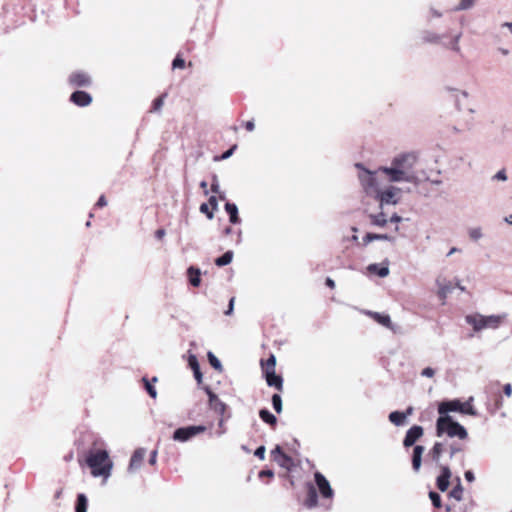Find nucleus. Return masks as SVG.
Here are the masks:
<instances>
[{
  "mask_svg": "<svg viewBox=\"0 0 512 512\" xmlns=\"http://www.w3.org/2000/svg\"><path fill=\"white\" fill-rule=\"evenodd\" d=\"M417 162V155L414 153H404L394 157L390 167H380L376 171L366 169L361 163H356L355 167L359 170L358 179L364 191L369 194L377 191L376 174L383 172L388 176L390 182H407L418 185L421 179L413 170Z\"/></svg>",
  "mask_w": 512,
  "mask_h": 512,
  "instance_id": "1",
  "label": "nucleus"
},
{
  "mask_svg": "<svg viewBox=\"0 0 512 512\" xmlns=\"http://www.w3.org/2000/svg\"><path fill=\"white\" fill-rule=\"evenodd\" d=\"M97 442L88 450L86 454V464L91 468L94 477L102 476L108 478L111 474L113 463L109 458L108 451L96 447Z\"/></svg>",
  "mask_w": 512,
  "mask_h": 512,
  "instance_id": "2",
  "label": "nucleus"
},
{
  "mask_svg": "<svg viewBox=\"0 0 512 512\" xmlns=\"http://www.w3.org/2000/svg\"><path fill=\"white\" fill-rule=\"evenodd\" d=\"M443 434H447L450 438L458 437L461 440L468 437L465 427L454 421L451 416H439L436 421V435L441 437Z\"/></svg>",
  "mask_w": 512,
  "mask_h": 512,
  "instance_id": "3",
  "label": "nucleus"
},
{
  "mask_svg": "<svg viewBox=\"0 0 512 512\" xmlns=\"http://www.w3.org/2000/svg\"><path fill=\"white\" fill-rule=\"evenodd\" d=\"M505 316L500 315H489L484 316L482 314L476 313L472 315H467L465 317L466 322L473 327L475 332H479L483 329L491 328L496 329L501 324L502 320Z\"/></svg>",
  "mask_w": 512,
  "mask_h": 512,
  "instance_id": "4",
  "label": "nucleus"
},
{
  "mask_svg": "<svg viewBox=\"0 0 512 512\" xmlns=\"http://www.w3.org/2000/svg\"><path fill=\"white\" fill-rule=\"evenodd\" d=\"M206 431V427L203 425L181 427L174 431L173 440L178 442H186L196 435Z\"/></svg>",
  "mask_w": 512,
  "mask_h": 512,
  "instance_id": "5",
  "label": "nucleus"
},
{
  "mask_svg": "<svg viewBox=\"0 0 512 512\" xmlns=\"http://www.w3.org/2000/svg\"><path fill=\"white\" fill-rule=\"evenodd\" d=\"M399 192L400 189L394 186H390L383 191H379L378 189L376 191L377 198L379 199L381 206L389 204L396 205L399 201V199L396 198V195Z\"/></svg>",
  "mask_w": 512,
  "mask_h": 512,
  "instance_id": "6",
  "label": "nucleus"
},
{
  "mask_svg": "<svg viewBox=\"0 0 512 512\" xmlns=\"http://www.w3.org/2000/svg\"><path fill=\"white\" fill-rule=\"evenodd\" d=\"M424 430L419 425H413L405 434L403 439V446L405 448L415 446L417 440L423 436Z\"/></svg>",
  "mask_w": 512,
  "mask_h": 512,
  "instance_id": "7",
  "label": "nucleus"
},
{
  "mask_svg": "<svg viewBox=\"0 0 512 512\" xmlns=\"http://www.w3.org/2000/svg\"><path fill=\"white\" fill-rule=\"evenodd\" d=\"M462 407V402L458 399L442 401L438 405V413L440 414V416H449V412L461 413Z\"/></svg>",
  "mask_w": 512,
  "mask_h": 512,
  "instance_id": "8",
  "label": "nucleus"
},
{
  "mask_svg": "<svg viewBox=\"0 0 512 512\" xmlns=\"http://www.w3.org/2000/svg\"><path fill=\"white\" fill-rule=\"evenodd\" d=\"M439 468L441 473L436 479V485L441 492H445L449 487V480L451 478L452 473L449 466L447 465H440Z\"/></svg>",
  "mask_w": 512,
  "mask_h": 512,
  "instance_id": "9",
  "label": "nucleus"
},
{
  "mask_svg": "<svg viewBox=\"0 0 512 512\" xmlns=\"http://www.w3.org/2000/svg\"><path fill=\"white\" fill-rule=\"evenodd\" d=\"M314 478H315L316 485H317L320 493L322 494V496L325 498H331L333 496V490L330 486V483L325 478V476L323 474H321L320 472H316L314 474Z\"/></svg>",
  "mask_w": 512,
  "mask_h": 512,
  "instance_id": "10",
  "label": "nucleus"
},
{
  "mask_svg": "<svg viewBox=\"0 0 512 512\" xmlns=\"http://www.w3.org/2000/svg\"><path fill=\"white\" fill-rule=\"evenodd\" d=\"M204 390L208 395L210 407L217 413L224 414L226 410L225 403L218 398V396L210 389L209 386H205Z\"/></svg>",
  "mask_w": 512,
  "mask_h": 512,
  "instance_id": "11",
  "label": "nucleus"
},
{
  "mask_svg": "<svg viewBox=\"0 0 512 512\" xmlns=\"http://www.w3.org/2000/svg\"><path fill=\"white\" fill-rule=\"evenodd\" d=\"M145 456H146L145 448L136 449L130 459L128 470L130 472H134V471L138 470L141 467Z\"/></svg>",
  "mask_w": 512,
  "mask_h": 512,
  "instance_id": "12",
  "label": "nucleus"
},
{
  "mask_svg": "<svg viewBox=\"0 0 512 512\" xmlns=\"http://www.w3.org/2000/svg\"><path fill=\"white\" fill-rule=\"evenodd\" d=\"M70 100L77 106L85 107L92 102V97L89 93L78 90L71 94Z\"/></svg>",
  "mask_w": 512,
  "mask_h": 512,
  "instance_id": "13",
  "label": "nucleus"
},
{
  "mask_svg": "<svg viewBox=\"0 0 512 512\" xmlns=\"http://www.w3.org/2000/svg\"><path fill=\"white\" fill-rule=\"evenodd\" d=\"M264 375L268 386L275 387L277 390L282 391L283 379L280 375L276 374L275 370L265 371Z\"/></svg>",
  "mask_w": 512,
  "mask_h": 512,
  "instance_id": "14",
  "label": "nucleus"
},
{
  "mask_svg": "<svg viewBox=\"0 0 512 512\" xmlns=\"http://www.w3.org/2000/svg\"><path fill=\"white\" fill-rule=\"evenodd\" d=\"M69 81L71 84L78 87H88L91 84V79L89 75L84 72H77L71 74Z\"/></svg>",
  "mask_w": 512,
  "mask_h": 512,
  "instance_id": "15",
  "label": "nucleus"
},
{
  "mask_svg": "<svg viewBox=\"0 0 512 512\" xmlns=\"http://www.w3.org/2000/svg\"><path fill=\"white\" fill-rule=\"evenodd\" d=\"M271 454L274 461H276L281 467H287L292 462L291 457L285 454L279 445L272 450Z\"/></svg>",
  "mask_w": 512,
  "mask_h": 512,
  "instance_id": "16",
  "label": "nucleus"
},
{
  "mask_svg": "<svg viewBox=\"0 0 512 512\" xmlns=\"http://www.w3.org/2000/svg\"><path fill=\"white\" fill-rule=\"evenodd\" d=\"M424 446L415 445L412 454V468L414 472H419L422 465V455L424 453Z\"/></svg>",
  "mask_w": 512,
  "mask_h": 512,
  "instance_id": "17",
  "label": "nucleus"
},
{
  "mask_svg": "<svg viewBox=\"0 0 512 512\" xmlns=\"http://www.w3.org/2000/svg\"><path fill=\"white\" fill-rule=\"evenodd\" d=\"M468 98H469V94L466 91L458 92V94L456 95V105L459 110L465 109L470 114H473V113H475V109L473 107H470L469 105H467L466 102L468 101Z\"/></svg>",
  "mask_w": 512,
  "mask_h": 512,
  "instance_id": "18",
  "label": "nucleus"
},
{
  "mask_svg": "<svg viewBox=\"0 0 512 512\" xmlns=\"http://www.w3.org/2000/svg\"><path fill=\"white\" fill-rule=\"evenodd\" d=\"M369 315H371L374 318V320H376L379 324L385 326L386 328L392 330L393 332H396L395 326L392 323L389 315L381 314L378 312H369Z\"/></svg>",
  "mask_w": 512,
  "mask_h": 512,
  "instance_id": "19",
  "label": "nucleus"
},
{
  "mask_svg": "<svg viewBox=\"0 0 512 512\" xmlns=\"http://www.w3.org/2000/svg\"><path fill=\"white\" fill-rule=\"evenodd\" d=\"M188 364H189V367L193 370L194 377H195L197 383L200 384L202 382L203 375L200 371V365H199L196 355H194V354L189 355Z\"/></svg>",
  "mask_w": 512,
  "mask_h": 512,
  "instance_id": "20",
  "label": "nucleus"
},
{
  "mask_svg": "<svg viewBox=\"0 0 512 512\" xmlns=\"http://www.w3.org/2000/svg\"><path fill=\"white\" fill-rule=\"evenodd\" d=\"M444 451V444L442 442H435L431 450L429 451V456L432 461L435 462L436 465L440 467L442 465L440 463L441 456Z\"/></svg>",
  "mask_w": 512,
  "mask_h": 512,
  "instance_id": "21",
  "label": "nucleus"
},
{
  "mask_svg": "<svg viewBox=\"0 0 512 512\" xmlns=\"http://www.w3.org/2000/svg\"><path fill=\"white\" fill-rule=\"evenodd\" d=\"M225 211L229 215V221L232 224H238L240 223V217L238 215V207L235 203L227 202L225 204Z\"/></svg>",
  "mask_w": 512,
  "mask_h": 512,
  "instance_id": "22",
  "label": "nucleus"
},
{
  "mask_svg": "<svg viewBox=\"0 0 512 512\" xmlns=\"http://www.w3.org/2000/svg\"><path fill=\"white\" fill-rule=\"evenodd\" d=\"M317 503H318V495H317L316 488L312 484H309L307 498L305 500V505L308 508H314L317 506Z\"/></svg>",
  "mask_w": 512,
  "mask_h": 512,
  "instance_id": "23",
  "label": "nucleus"
},
{
  "mask_svg": "<svg viewBox=\"0 0 512 512\" xmlns=\"http://www.w3.org/2000/svg\"><path fill=\"white\" fill-rule=\"evenodd\" d=\"M421 39L423 43L439 44L441 42L442 36L435 32L426 30L422 32Z\"/></svg>",
  "mask_w": 512,
  "mask_h": 512,
  "instance_id": "24",
  "label": "nucleus"
},
{
  "mask_svg": "<svg viewBox=\"0 0 512 512\" xmlns=\"http://www.w3.org/2000/svg\"><path fill=\"white\" fill-rule=\"evenodd\" d=\"M188 276H189V282L192 286L198 287L201 283V271L200 269L191 266L187 270Z\"/></svg>",
  "mask_w": 512,
  "mask_h": 512,
  "instance_id": "25",
  "label": "nucleus"
},
{
  "mask_svg": "<svg viewBox=\"0 0 512 512\" xmlns=\"http://www.w3.org/2000/svg\"><path fill=\"white\" fill-rule=\"evenodd\" d=\"M374 240H386V241H395V238L394 237H391L387 234H375V233H367L364 237H363V243L364 245H367L369 244L370 242L374 241Z\"/></svg>",
  "mask_w": 512,
  "mask_h": 512,
  "instance_id": "26",
  "label": "nucleus"
},
{
  "mask_svg": "<svg viewBox=\"0 0 512 512\" xmlns=\"http://www.w3.org/2000/svg\"><path fill=\"white\" fill-rule=\"evenodd\" d=\"M259 417L261 420L270 426H275L277 424V418L274 414H272L268 409H261L259 411Z\"/></svg>",
  "mask_w": 512,
  "mask_h": 512,
  "instance_id": "27",
  "label": "nucleus"
},
{
  "mask_svg": "<svg viewBox=\"0 0 512 512\" xmlns=\"http://www.w3.org/2000/svg\"><path fill=\"white\" fill-rule=\"evenodd\" d=\"M388 418L395 426H402L406 422L405 415L401 411L391 412Z\"/></svg>",
  "mask_w": 512,
  "mask_h": 512,
  "instance_id": "28",
  "label": "nucleus"
},
{
  "mask_svg": "<svg viewBox=\"0 0 512 512\" xmlns=\"http://www.w3.org/2000/svg\"><path fill=\"white\" fill-rule=\"evenodd\" d=\"M233 255V251H227L222 256L216 258L215 264L219 267L226 266L232 262Z\"/></svg>",
  "mask_w": 512,
  "mask_h": 512,
  "instance_id": "29",
  "label": "nucleus"
},
{
  "mask_svg": "<svg viewBox=\"0 0 512 512\" xmlns=\"http://www.w3.org/2000/svg\"><path fill=\"white\" fill-rule=\"evenodd\" d=\"M367 269L369 272L375 273L382 278L389 274V268L387 266L380 267L378 264H370Z\"/></svg>",
  "mask_w": 512,
  "mask_h": 512,
  "instance_id": "30",
  "label": "nucleus"
},
{
  "mask_svg": "<svg viewBox=\"0 0 512 512\" xmlns=\"http://www.w3.org/2000/svg\"><path fill=\"white\" fill-rule=\"evenodd\" d=\"M449 495L451 498H454L457 501L462 500L463 487L459 477H457V485L450 491Z\"/></svg>",
  "mask_w": 512,
  "mask_h": 512,
  "instance_id": "31",
  "label": "nucleus"
},
{
  "mask_svg": "<svg viewBox=\"0 0 512 512\" xmlns=\"http://www.w3.org/2000/svg\"><path fill=\"white\" fill-rule=\"evenodd\" d=\"M87 497L84 494H78L75 512H87Z\"/></svg>",
  "mask_w": 512,
  "mask_h": 512,
  "instance_id": "32",
  "label": "nucleus"
},
{
  "mask_svg": "<svg viewBox=\"0 0 512 512\" xmlns=\"http://www.w3.org/2000/svg\"><path fill=\"white\" fill-rule=\"evenodd\" d=\"M453 291V287L450 283L448 284H439V290H438V297L442 300V302H445V299L447 296Z\"/></svg>",
  "mask_w": 512,
  "mask_h": 512,
  "instance_id": "33",
  "label": "nucleus"
},
{
  "mask_svg": "<svg viewBox=\"0 0 512 512\" xmlns=\"http://www.w3.org/2000/svg\"><path fill=\"white\" fill-rule=\"evenodd\" d=\"M370 219H371L372 224L379 226V227H384L388 222L385 217V214L383 212H381L377 215H370Z\"/></svg>",
  "mask_w": 512,
  "mask_h": 512,
  "instance_id": "34",
  "label": "nucleus"
},
{
  "mask_svg": "<svg viewBox=\"0 0 512 512\" xmlns=\"http://www.w3.org/2000/svg\"><path fill=\"white\" fill-rule=\"evenodd\" d=\"M473 401V397H470L468 401L462 403V414H468L471 416H477V411L474 409V407L471 405V402Z\"/></svg>",
  "mask_w": 512,
  "mask_h": 512,
  "instance_id": "35",
  "label": "nucleus"
},
{
  "mask_svg": "<svg viewBox=\"0 0 512 512\" xmlns=\"http://www.w3.org/2000/svg\"><path fill=\"white\" fill-rule=\"evenodd\" d=\"M207 356H208L210 365L215 370L221 372L223 370V367H222L220 360L212 352H208Z\"/></svg>",
  "mask_w": 512,
  "mask_h": 512,
  "instance_id": "36",
  "label": "nucleus"
},
{
  "mask_svg": "<svg viewBox=\"0 0 512 512\" xmlns=\"http://www.w3.org/2000/svg\"><path fill=\"white\" fill-rule=\"evenodd\" d=\"M461 36H462L461 33H458L457 35H455L453 37V39L451 40L450 44L446 47L453 50L456 53H460L461 48H460L459 42H460Z\"/></svg>",
  "mask_w": 512,
  "mask_h": 512,
  "instance_id": "37",
  "label": "nucleus"
},
{
  "mask_svg": "<svg viewBox=\"0 0 512 512\" xmlns=\"http://www.w3.org/2000/svg\"><path fill=\"white\" fill-rule=\"evenodd\" d=\"M476 0H460V3L453 9L454 11H463L471 9Z\"/></svg>",
  "mask_w": 512,
  "mask_h": 512,
  "instance_id": "38",
  "label": "nucleus"
},
{
  "mask_svg": "<svg viewBox=\"0 0 512 512\" xmlns=\"http://www.w3.org/2000/svg\"><path fill=\"white\" fill-rule=\"evenodd\" d=\"M142 381L144 382L145 389H146L147 393L149 394V396L152 397L153 399H155L157 397V391H156L155 387L153 386V384L146 377H143Z\"/></svg>",
  "mask_w": 512,
  "mask_h": 512,
  "instance_id": "39",
  "label": "nucleus"
},
{
  "mask_svg": "<svg viewBox=\"0 0 512 512\" xmlns=\"http://www.w3.org/2000/svg\"><path fill=\"white\" fill-rule=\"evenodd\" d=\"M271 400H272V406H273L274 410H275L278 414H280V413L282 412V408H283V406H282V398H281V396H280L279 394H274V395L272 396V399H271Z\"/></svg>",
  "mask_w": 512,
  "mask_h": 512,
  "instance_id": "40",
  "label": "nucleus"
},
{
  "mask_svg": "<svg viewBox=\"0 0 512 512\" xmlns=\"http://www.w3.org/2000/svg\"><path fill=\"white\" fill-rule=\"evenodd\" d=\"M468 233H469L470 239L473 241H477V240L481 239L483 236L482 229L480 227L471 228V229H469Z\"/></svg>",
  "mask_w": 512,
  "mask_h": 512,
  "instance_id": "41",
  "label": "nucleus"
},
{
  "mask_svg": "<svg viewBox=\"0 0 512 512\" xmlns=\"http://www.w3.org/2000/svg\"><path fill=\"white\" fill-rule=\"evenodd\" d=\"M429 498L433 504L434 507L436 508H440L441 505H442V502H441V496L439 493L437 492H434V491H430L429 492Z\"/></svg>",
  "mask_w": 512,
  "mask_h": 512,
  "instance_id": "42",
  "label": "nucleus"
},
{
  "mask_svg": "<svg viewBox=\"0 0 512 512\" xmlns=\"http://www.w3.org/2000/svg\"><path fill=\"white\" fill-rule=\"evenodd\" d=\"M275 365H276V357L273 354H271L265 362V366L263 367V372L275 370Z\"/></svg>",
  "mask_w": 512,
  "mask_h": 512,
  "instance_id": "43",
  "label": "nucleus"
},
{
  "mask_svg": "<svg viewBox=\"0 0 512 512\" xmlns=\"http://www.w3.org/2000/svg\"><path fill=\"white\" fill-rule=\"evenodd\" d=\"M165 94L164 95H161L159 97H157L156 99H154L153 101V105H152V112H158L161 110L163 104H164V98H165Z\"/></svg>",
  "mask_w": 512,
  "mask_h": 512,
  "instance_id": "44",
  "label": "nucleus"
},
{
  "mask_svg": "<svg viewBox=\"0 0 512 512\" xmlns=\"http://www.w3.org/2000/svg\"><path fill=\"white\" fill-rule=\"evenodd\" d=\"M199 210L201 213L205 214L209 220L214 218V213L209 209V205L207 203H202Z\"/></svg>",
  "mask_w": 512,
  "mask_h": 512,
  "instance_id": "45",
  "label": "nucleus"
},
{
  "mask_svg": "<svg viewBox=\"0 0 512 512\" xmlns=\"http://www.w3.org/2000/svg\"><path fill=\"white\" fill-rule=\"evenodd\" d=\"M211 191L213 193L220 194L219 180H218V176L215 174L212 176Z\"/></svg>",
  "mask_w": 512,
  "mask_h": 512,
  "instance_id": "46",
  "label": "nucleus"
},
{
  "mask_svg": "<svg viewBox=\"0 0 512 512\" xmlns=\"http://www.w3.org/2000/svg\"><path fill=\"white\" fill-rule=\"evenodd\" d=\"M184 66H185V61H184V59H183V58H181L179 55H177V56L175 57V59L173 60V62H172V67H173V69H177V68L182 69V68H184Z\"/></svg>",
  "mask_w": 512,
  "mask_h": 512,
  "instance_id": "47",
  "label": "nucleus"
},
{
  "mask_svg": "<svg viewBox=\"0 0 512 512\" xmlns=\"http://www.w3.org/2000/svg\"><path fill=\"white\" fill-rule=\"evenodd\" d=\"M508 179L505 169L499 170L494 176L493 180L506 181Z\"/></svg>",
  "mask_w": 512,
  "mask_h": 512,
  "instance_id": "48",
  "label": "nucleus"
},
{
  "mask_svg": "<svg viewBox=\"0 0 512 512\" xmlns=\"http://www.w3.org/2000/svg\"><path fill=\"white\" fill-rule=\"evenodd\" d=\"M236 148H237V146L233 145L230 149L225 151L220 157L216 158V160H226V159H228L229 157L232 156V154H233V152L235 151Z\"/></svg>",
  "mask_w": 512,
  "mask_h": 512,
  "instance_id": "49",
  "label": "nucleus"
},
{
  "mask_svg": "<svg viewBox=\"0 0 512 512\" xmlns=\"http://www.w3.org/2000/svg\"><path fill=\"white\" fill-rule=\"evenodd\" d=\"M462 448L460 445L451 444L449 447L450 458H453L457 453L461 452Z\"/></svg>",
  "mask_w": 512,
  "mask_h": 512,
  "instance_id": "50",
  "label": "nucleus"
},
{
  "mask_svg": "<svg viewBox=\"0 0 512 512\" xmlns=\"http://www.w3.org/2000/svg\"><path fill=\"white\" fill-rule=\"evenodd\" d=\"M265 452H266V448L265 446L261 445L259 446L255 452H254V455L256 457H258L259 459L263 460L265 458Z\"/></svg>",
  "mask_w": 512,
  "mask_h": 512,
  "instance_id": "51",
  "label": "nucleus"
},
{
  "mask_svg": "<svg viewBox=\"0 0 512 512\" xmlns=\"http://www.w3.org/2000/svg\"><path fill=\"white\" fill-rule=\"evenodd\" d=\"M435 374V371L434 369H432L431 367H426L422 370L421 372V375L424 376V377H433Z\"/></svg>",
  "mask_w": 512,
  "mask_h": 512,
  "instance_id": "52",
  "label": "nucleus"
},
{
  "mask_svg": "<svg viewBox=\"0 0 512 512\" xmlns=\"http://www.w3.org/2000/svg\"><path fill=\"white\" fill-rule=\"evenodd\" d=\"M208 205H210L212 207V211L213 210H217L218 208V201H217V198L215 196H211L208 200Z\"/></svg>",
  "mask_w": 512,
  "mask_h": 512,
  "instance_id": "53",
  "label": "nucleus"
},
{
  "mask_svg": "<svg viewBox=\"0 0 512 512\" xmlns=\"http://www.w3.org/2000/svg\"><path fill=\"white\" fill-rule=\"evenodd\" d=\"M274 476V472L270 469H266V470H261L259 472V477L262 478V477H270L272 478Z\"/></svg>",
  "mask_w": 512,
  "mask_h": 512,
  "instance_id": "54",
  "label": "nucleus"
},
{
  "mask_svg": "<svg viewBox=\"0 0 512 512\" xmlns=\"http://www.w3.org/2000/svg\"><path fill=\"white\" fill-rule=\"evenodd\" d=\"M234 301H235V298L232 297L229 301V305H228V309L225 311V314L226 315H231L233 313V310H234Z\"/></svg>",
  "mask_w": 512,
  "mask_h": 512,
  "instance_id": "55",
  "label": "nucleus"
},
{
  "mask_svg": "<svg viewBox=\"0 0 512 512\" xmlns=\"http://www.w3.org/2000/svg\"><path fill=\"white\" fill-rule=\"evenodd\" d=\"M464 477L468 482H473L475 480L474 473L471 470L466 471Z\"/></svg>",
  "mask_w": 512,
  "mask_h": 512,
  "instance_id": "56",
  "label": "nucleus"
},
{
  "mask_svg": "<svg viewBox=\"0 0 512 512\" xmlns=\"http://www.w3.org/2000/svg\"><path fill=\"white\" fill-rule=\"evenodd\" d=\"M504 394L508 397L512 394V385L510 383H507L503 387Z\"/></svg>",
  "mask_w": 512,
  "mask_h": 512,
  "instance_id": "57",
  "label": "nucleus"
},
{
  "mask_svg": "<svg viewBox=\"0 0 512 512\" xmlns=\"http://www.w3.org/2000/svg\"><path fill=\"white\" fill-rule=\"evenodd\" d=\"M106 205H107V201H106L105 196H103V195H102V196H100V197H99V199H98V201H97V203H96V206H97V207H104V206H106Z\"/></svg>",
  "mask_w": 512,
  "mask_h": 512,
  "instance_id": "58",
  "label": "nucleus"
},
{
  "mask_svg": "<svg viewBox=\"0 0 512 512\" xmlns=\"http://www.w3.org/2000/svg\"><path fill=\"white\" fill-rule=\"evenodd\" d=\"M245 128H246V130H248V131H250V132H251V131H253V130L255 129V123H254V121H253V120L247 121V122L245 123Z\"/></svg>",
  "mask_w": 512,
  "mask_h": 512,
  "instance_id": "59",
  "label": "nucleus"
},
{
  "mask_svg": "<svg viewBox=\"0 0 512 512\" xmlns=\"http://www.w3.org/2000/svg\"><path fill=\"white\" fill-rule=\"evenodd\" d=\"M156 458H157V451L154 450L151 452V455H150V458H149V463L151 465H154L156 463Z\"/></svg>",
  "mask_w": 512,
  "mask_h": 512,
  "instance_id": "60",
  "label": "nucleus"
},
{
  "mask_svg": "<svg viewBox=\"0 0 512 512\" xmlns=\"http://www.w3.org/2000/svg\"><path fill=\"white\" fill-rule=\"evenodd\" d=\"M500 28H507L509 32L512 34V22H504L500 25Z\"/></svg>",
  "mask_w": 512,
  "mask_h": 512,
  "instance_id": "61",
  "label": "nucleus"
},
{
  "mask_svg": "<svg viewBox=\"0 0 512 512\" xmlns=\"http://www.w3.org/2000/svg\"><path fill=\"white\" fill-rule=\"evenodd\" d=\"M430 13L433 17L440 18L442 16V13L433 7L430 8Z\"/></svg>",
  "mask_w": 512,
  "mask_h": 512,
  "instance_id": "62",
  "label": "nucleus"
},
{
  "mask_svg": "<svg viewBox=\"0 0 512 512\" xmlns=\"http://www.w3.org/2000/svg\"><path fill=\"white\" fill-rule=\"evenodd\" d=\"M389 221L392 222V223H399V222L402 221V217H400L397 214H394V215L391 216Z\"/></svg>",
  "mask_w": 512,
  "mask_h": 512,
  "instance_id": "63",
  "label": "nucleus"
},
{
  "mask_svg": "<svg viewBox=\"0 0 512 512\" xmlns=\"http://www.w3.org/2000/svg\"><path fill=\"white\" fill-rule=\"evenodd\" d=\"M165 230L164 229H158L156 232H155V236L156 238L158 239H162L164 236H165Z\"/></svg>",
  "mask_w": 512,
  "mask_h": 512,
  "instance_id": "64",
  "label": "nucleus"
}]
</instances>
